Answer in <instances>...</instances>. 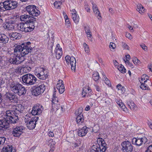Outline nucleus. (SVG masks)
I'll use <instances>...</instances> for the list:
<instances>
[{
	"instance_id": "obj_11",
	"label": "nucleus",
	"mask_w": 152,
	"mask_h": 152,
	"mask_svg": "<svg viewBox=\"0 0 152 152\" xmlns=\"http://www.w3.org/2000/svg\"><path fill=\"white\" fill-rule=\"evenodd\" d=\"M24 130V129L23 126L13 127L12 129V134L15 137H19L23 133Z\"/></svg>"
},
{
	"instance_id": "obj_51",
	"label": "nucleus",
	"mask_w": 152,
	"mask_h": 152,
	"mask_svg": "<svg viewBox=\"0 0 152 152\" xmlns=\"http://www.w3.org/2000/svg\"><path fill=\"white\" fill-rule=\"evenodd\" d=\"M61 85V88H59L58 89L60 94L63 93L65 90L64 85Z\"/></svg>"
},
{
	"instance_id": "obj_47",
	"label": "nucleus",
	"mask_w": 152,
	"mask_h": 152,
	"mask_svg": "<svg viewBox=\"0 0 152 152\" xmlns=\"http://www.w3.org/2000/svg\"><path fill=\"white\" fill-rule=\"evenodd\" d=\"M82 107H80L79 108L77 111L75 113L77 115H83L82 114V113L83 112V110H82Z\"/></svg>"
},
{
	"instance_id": "obj_15",
	"label": "nucleus",
	"mask_w": 152,
	"mask_h": 152,
	"mask_svg": "<svg viewBox=\"0 0 152 152\" xmlns=\"http://www.w3.org/2000/svg\"><path fill=\"white\" fill-rule=\"evenodd\" d=\"M92 90L88 86L84 87L83 88L82 95L83 97H88L92 95Z\"/></svg>"
},
{
	"instance_id": "obj_37",
	"label": "nucleus",
	"mask_w": 152,
	"mask_h": 152,
	"mask_svg": "<svg viewBox=\"0 0 152 152\" xmlns=\"http://www.w3.org/2000/svg\"><path fill=\"white\" fill-rule=\"evenodd\" d=\"M39 12V11L37 10L36 8H34L32 12L30 13V15L34 16H37L39 15V12Z\"/></svg>"
},
{
	"instance_id": "obj_62",
	"label": "nucleus",
	"mask_w": 152,
	"mask_h": 152,
	"mask_svg": "<svg viewBox=\"0 0 152 152\" xmlns=\"http://www.w3.org/2000/svg\"><path fill=\"white\" fill-rule=\"evenodd\" d=\"M147 123L149 126V127L152 130V121L148 120Z\"/></svg>"
},
{
	"instance_id": "obj_13",
	"label": "nucleus",
	"mask_w": 152,
	"mask_h": 152,
	"mask_svg": "<svg viewBox=\"0 0 152 152\" xmlns=\"http://www.w3.org/2000/svg\"><path fill=\"white\" fill-rule=\"evenodd\" d=\"M122 149L124 151L131 152L133 150V147L131 142L128 141L123 142L121 143Z\"/></svg>"
},
{
	"instance_id": "obj_18",
	"label": "nucleus",
	"mask_w": 152,
	"mask_h": 152,
	"mask_svg": "<svg viewBox=\"0 0 152 152\" xmlns=\"http://www.w3.org/2000/svg\"><path fill=\"white\" fill-rule=\"evenodd\" d=\"M59 105L58 102V98L56 97L55 94H53V97L52 101V106L53 109L56 108L57 110H58L59 108L56 107L57 106Z\"/></svg>"
},
{
	"instance_id": "obj_38",
	"label": "nucleus",
	"mask_w": 152,
	"mask_h": 152,
	"mask_svg": "<svg viewBox=\"0 0 152 152\" xmlns=\"http://www.w3.org/2000/svg\"><path fill=\"white\" fill-rule=\"evenodd\" d=\"M103 79L104 80V83H105V84L108 86H111V84L110 83V81L107 78L105 75L103 74Z\"/></svg>"
},
{
	"instance_id": "obj_27",
	"label": "nucleus",
	"mask_w": 152,
	"mask_h": 152,
	"mask_svg": "<svg viewBox=\"0 0 152 152\" xmlns=\"http://www.w3.org/2000/svg\"><path fill=\"white\" fill-rule=\"evenodd\" d=\"M55 52L56 53V57L57 59H59L62 55V48L60 49L55 50Z\"/></svg>"
},
{
	"instance_id": "obj_16",
	"label": "nucleus",
	"mask_w": 152,
	"mask_h": 152,
	"mask_svg": "<svg viewBox=\"0 0 152 152\" xmlns=\"http://www.w3.org/2000/svg\"><path fill=\"white\" fill-rule=\"evenodd\" d=\"M38 117L34 116L33 117V119L29 123L26 124L27 126L29 129H33L35 127L36 123L38 119Z\"/></svg>"
},
{
	"instance_id": "obj_36",
	"label": "nucleus",
	"mask_w": 152,
	"mask_h": 152,
	"mask_svg": "<svg viewBox=\"0 0 152 152\" xmlns=\"http://www.w3.org/2000/svg\"><path fill=\"white\" fill-rule=\"evenodd\" d=\"M31 67L27 65H23V72L24 73H27L31 71Z\"/></svg>"
},
{
	"instance_id": "obj_44",
	"label": "nucleus",
	"mask_w": 152,
	"mask_h": 152,
	"mask_svg": "<svg viewBox=\"0 0 152 152\" xmlns=\"http://www.w3.org/2000/svg\"><path fill=\"white\" fill-rule=\"evenodd\" d=\"M32 119H33V117L31 118V117L29 116L28 115H26L24 118L25 123L27 124V123H29L31 121Z\"/></svg>"
},
{
	"instance_id": "obj_57",
	"label": "nucleus",
	"mask_w": 152,
	"mask_h": 152,
	"mask_svg": "<svg viewBox=\"0 0 152 152\" xmlns=\"http://www.w3.org/2000/svg\"><path fill=\"white\" fill-rule=\"evenodd\" d=\"M145 152H152V145L148 146Z\"/></svg>"
},
{
	"instance_id": "obj_54",
	"label": "nucleus",
	"mask_w": 152,
	"mask_h": 152,
	"mask_svg": "<svg viewBox=\"0 0 152 152\" xmlns=\"http://www.w3.org/2000/svg\"><path fill=\"white\" fill-rule=\"evenodd\" d=\"M92 4L93 5V11L94 13H95L96 12L99 10L98 8L97 7L96 5L94 4V3H92Z\"/></svg>"
},
{
	"instance_id": "obj_24",
	"label": "nucleus",
	"mask_w": 152,
	"mask_h": 152,
	"mask_svg": "<svg viewBox=\"0 0 152 152\" xmlns=\"http://www.w3.org/2000/svg\"><path fill=\"white\" fill-rule=\"evenodd\" d=\"M72 14V17L74 22L76 23L79 22V17L76 14V10L74 9L72 12L71 13Z\"/></svg>"
},
{
	"instance_id": "obj_46",
	"label": "nucleus",
	"mask_w": 152,
	"mask_h": 152,
	"mask_svg": "<svg viewBox=\"0 0 152 152\" xmlns=\"http://www.w3.org/2000/svg\"><path fill=\"white\" fill-rule=\"evenodd\" d=\"M94 13L95 14L96 16L98 18V19L99 20H101L102 18V17L99 11L98 10L96 12Z\"/></svg>"
},
{
	"instance_id": "obj_26",
	"label": "nucleus",
	"mask_w": 152,
	"mask_h": 152,
	"mask_svg": "<svg viewBox=\"0 0 152 152\" xmlns=\"http://www.w3.org/2000/svg\"><path fill=\"white\" fill-rule=\"evenodd\" d=\"M9 38L4 34H0V43H6L8 42Z\"/></svg>"
},
{
	"instance_id": "obj_19",
	"label": "nucleus",
	"mask_w": 152,
	"mask_h": 152,
	"mask_svg": "<svg viewBox=\"0 0 152 152\" xmlns=\"http://www.w3.org/2000/svg\"><path fill=\"white\" fill-rule=\"evenodd\" d=\"M9 35L11 39L15 40L19 39L21 38V34L17 32L9 33Z\"/></svg>"
},
{
	"instance_id": "obj_1",
	"label": "nucleus",
	"mask_w": 152,
	"mask_h": 152,
	"mask_svg": "<svg viewBox=\"0 0 152 152\" xmlns=\"http://www.w3.org/2000/svg\"><path fill=\"white\" fill-rule=\"evenodd\" d=\"M20 19L24 23L18 24V29L25 32L32 31L35 28L36 24L37 23L35 18L29 15H21L20 16Z\"/></svg>"
},
{
	"instance_id": "obj_61",
	"label": "nucleus",
	"mask_w": 152,
	"mask_h": 152,
	"mask_svg": "<svg viewBox=\"0 0 152 152\" xmlns=\"http://www.w3.org/2000/svg\"><path fill=\"white\" fill-rule=\"evenodd\" d=\"M109 47L110 49H114L115 47V45L113 43L110 42L109 45Z\"/></svg>"
},
{
	"instance_id": "obj_41",
	"label": "nucleus",
	"mask_w": 152,
	"mask_h": 152,
	"mask_svg": "<svg viewBox=\"0 0 152 152\" xmlns=\"http://www.w3.org/2000/svg\"><path fill=\"white\" fill-rule=\"evenodd\" d=\"M149 77L146 75H143L141 77V80L142 82L145 83L148 80H149Z\"/></svg>"
},
{
	"instance_id": "obj_25",
	"label": "nucleus",
	"mask_w": 152,
	"mask_h": 152,
	"mask_svg": "<svg viewBox=\"0 0 152 152\" xmlns=\"http://www.w3.org/2000/svg\"><path fill=\"white\" fill-rule=\"evenodd\" d=\"M115 101L119 107L121 108L124 111L126 112L127 110V108L125 106L124 103L122 102L121 100L118 99H116L115 100Z\"/></svg>"
},
{
	"instance_id": "obj_58",
	"label": "nucleus",
	"mask_w": 152,
	"mask_h": 152,
	"mask_svg": "<svg viewBox=\"0 0 152 152\" xmlns=\"http://www.w3.org/2000/svg\"><path fill=\"white\" fill-rule=\"evenodd\" d=\"M85 30L86 33L87 34L91 33V31L89 29V28L88 27H85Z\"/></svg>"
},
{
	"instance_id": "obj_22",
	"label": "nucleus",
	"mask_w": 152,
	"mask_h": 152,
	"mask_svg": "<svg viewBox=\"0 0 152 152\" xmlns=\"http://www.w3.org/2000/svg\"><path fill=\"white\" fill-rule=\"evenodd\" d=\"M88 131L87 127L85 126L83 127L82 129H79L78 132L79 136L83 137L85 136Z\"/></svg>"
},
{
	"instance_id": "obj_10",
	"label": "nucleus",
	"mask_w": 152,
	"mask_h": 152,
	"mask_svg": "<svg viewBox=\"0 0 152 152\" xmlns=\"http://www.w3.org/2000/svg\"><path fill=\"white\" fill-rule=\"evenodd\" d=\"M147 141V138L145 137H134L132 140L133 144L140 146L143 144H145Z\"/></svg>"
},
{
	"instance_id": "obj_29",
	"label": "nucleus",
	"mask_w": 152,
	"mask_h": 152,
	"mask_svg": "<svg viewBox=\"0 0 152 152\" xmlns=\"http://www.w3.org/2000/svg\"><path fill=\"white\" fill-rule=\"evenodd\" d=\"M101 145H99V147H100L101 149L102 152H105L107 149V147L106 146L107 144L105 142V141L103 139V140L101 141Z\"/></svg>"
},
{
	"instance_id": "obj_48",
	"label": "nucleus",
	"mask_w": 152,
	"mask_h": 152,
	"mask_svg": "<svg viewBox=\"0 0 152 152\" xmlns=\"http://www.w3.org/2000/svg\"><path fill=\"white\" fill-rule=\"evenodd\" d=\"M53 46V43L50 41H48V48L50 50H52V48Z\"/></svg>"
},
{
	"instance_id": "obj_64",
	"label": "nucleus",
	"mask_w": 152,
	"mask_h": 152,
	"mask_svg": "<svg viewBox=\"0 0 152 152\" xmlns=\"http://www.w3.org/2000/svg\"><path fill=\"white\" fill-rule=\"evenodd\" d=\"M95 87L96 90L98 91L101 92V89L100 87L97 85H95L94 86Z\"/></svg>"
},
{
	"instance_id": "obj_50",
	"label": "nucleus",
	"mask_w": 152,
	"mask_h": 152,
	"mask_svg": "<svg viewBox=\"0 0 152 152\" xmlns=\"http://www.w3.org/2000/svg\"><path fill=\"white\" fill-rule=\"evenodd\" d=\"M148 87L147 85L145 83H141L140 88L143 90H146L147 88Z\"/></svg>"
},
{
	"instance_id": "obj_35",
	"label": "nucleus",
	"mask_w": 152,
	"mask_h": 152,
	"mask_svg": "<svg viewBox=\"0 0 152 152\" xmlns=\"http://www.w3.org/2000/svg\"><path fill=\"white\" fill-rule=\"evenodd\" d=\"M92 78L95 81H97L99 78V73L97 72H94L92 75Z\"/></svg>"
},
{
	"instance_id": "obj_52",
	"label": "nucleus",
	"mask_w": 152,
	"mask_h": 152,
	"mask_svg": "<svg viewBox=\"0 0 152 152\" xmlns=\"http://www.w3.org/2000/svg\"><path fill=\"white\" fill-rule=\"evenodd\" d=\"M59 83H58L56 85V88L57 89H58L59 88H61L62 85H64L63 83V81L62 80H59Z\"/></svg>"
},
{
	"instance_id": "obj_17",
	"label": "nucleus",
	"mask_w": 152,
	"mask_h": 152,
	"mask_svg": "<svg viewBox=\"0 0 152 152\" xmlns=\"http://www.w3.org/2000/svg\"><path fill=\"white\" fill-rule=\"evenodd\" d=\"M5 99L8 101L12 102L15 101L16 95L14 93L10 92H7L5 95Z\"/></svg>"
},
{
	"instance_id": "obj_30",
	"label": "nucleus",
	"mask_w": 152,
	"mask_h": 152,
	"mask_svg": "<svg viewBox=\"0 0 152 152\" xmlns=\"http://www.w3.org/2000/svg\"><path fill=\"white\" fill-rule=\"evenodd\" d=\"M99 146L93 145L91 147V152H102L101 149Z\"/></svg>"
},
{
	"instance_id": "obj_6",
	"label": "nucleus",
	"mask_w": 152,
	"mask_h": 152,
	"mask_svg": "<svg viewBox=\"0 0 152 152\" xmlns=\"http://www.w3.org/2000/svg\"><path fill=\"white\" fill-rule=\"evenodd\" d=\"M2 118V119H0V130L4 128L6 129L10 123H15L12 121L10 116L7 115L6 112Z\"/></svg>"
},
{
	"instance_id": "obj_53",
	"label": "nucleus",
	"mask_w": 152,
	"mask_h": 152,
	"mask_svg": "<svg viewBox=\"0 0 152 152\" xmlns=\"http://www.w3.org/2000/svg\"><path fill=\"white\" fill-rule=\"evenodd\" d=\"M111 101V100L110 98H107L105 99L104 102L107 106H109L110 104V101Z\"/></svg>"
},
{
	"instance_id": "obj_59",
	"label": "nucleus",
	"mask_w": 152,
	"mask_h": 152,
	"mask_svg": "<svg viewBox=\"0 0 152 152\" xmlns=\"http://www.w3.org/2000/svg\"><path fill=\"white\" fill-rule=\"evenodd\" d=\"M140 46L145 51L147 50V47L144 44H142L140 45Z\"/></svg>"
},
{
	"instance_id": "obj_23",
	"label": "nucleus",
	"mask_w": 152,
	"mask_h": 152,
	"mask_svg": "<svg viewBox=\"0 0 152 152\" xmlns=\"http://www.w3.org/2000/svg\"><path fill=\"white\" fill-rule=\"evenodd\" d=\"M18 56H17L15 55L12 56L8 60V61L11 64H14L18 65L19 64L18 61Z\"/></svg>"
},
{
	"instance_id": "obj_45",
	"label": "nucleus",
	"mask_w": 152,
	"mask_h": 152,
	"mask_svg": "<svg viewBox=\"0 0 152 152\" xmlns=\"http://www.w3.org/2000/svg\"><path fill=\"white\" fill-rule=\"evenodd\" d=\"M62 3L60 1H56L54 3V5L56 8H58L60 7Z\"/></svg>"
},
{
	"instance_id": "obj_21",
	"label": "nucleus",
	"mask_w": 152,
	"mask_h": 152,
	"mask_svg": "<svg viewBox=\"0 0 152 152\" xmlns=\"http://www.w3.org/2000/svg\"><path fill=\"white\" fill-rule=\"evenodd\" d=\"M8 63L7 58L1 54H0V66H6Z\"/></svg>"
},
{
	"instance_id": "obj_42",
	"label": "nucleus",
	"mask_w": 152,
	"mask_h": 152,
	"mask_svg": "<svg viewBox=\"0 0 152 152\" xmlns=\"http://www.w3.org/2000/svg\"><path fill=\"white\" fill-rule=\"evenodd\" d=\"M23 71V65L17 67L15 70V72L18 73H20L21 71Z\"/></svg>"
},
{
	"instance_id": "obj_34",
	"label": "nucleus",
	"mask_w": 152,
	"mask_h": 152,
	"mask_svg": "<svg viewBox=\"0 0 152 152\" xmlns=\"http://www.w3.org/2000/svg\"><path fill=\"white\" fill-rule=\"evenodd\" d=\"M117 88L119 91V93L122 94H124L125 91L124 87L122 86L120 84L118 85L117 86Z\"/></svg>"
},
{
	"instance_id": "obj_43",
	"label": "nucleus",
	"mask_w": 152,
	"mask_h": 152,
	"mask_svg": "<svg viewBox=\"0 0 152 152\" xmlns=\"http://www.w3.org/2000/svg\"><path fill=\"white\" fill-rule=\"evenodd\" d=\"M18 59L19 60H18L19 63V64H20L23 61L26 59V58H25V56H23L19 55V56L18 57Z\"/></svg>"
},
{
	"instance_id": "obj_60",
	"label": "nucleus",
	"mask_w": 152,
	"mask_h": 152,
	"mask_svg": "<svg viewBox=\"0 0 152 152\" xmlns=\"http://www.w3.org/2000/svg\"><path fill=\"white\" fill-rule=\"evenodd\" d=\"M64 18L65 19V22L67 24H70L69 20L68 18V16L67 15H66L64 17Z\"/></svg>"
},
{
	"instance_id": "obj_4",
	"label": "nucleus",
	"mask_w": 152,
	"mask_h": 152,
	"mask_svg": "<svg viewBox=\"0 0 152 152\" xmlns=\"http://www.w3.org/2000/svg\"><path fill=\"white\" fill-rule=\"evenodd\" d=\"M32 48L30 46L25 45V43H22L21 45H17L14 49V53L18 54L19 53L20 55L25 56L29 53L31 52Z\"/></svg>"
},
{
	"instance_id": "obj_49",
	"label": "nucleus",
	"mask_w": 152,
	"mask_h": 152,
	"mask_svg": "<svg viewBox=\"0 0 152 152\" xmlns=\"http://www.w3.org/2000/svg\"><path fill=\"white\" fill-rule=\"evenodd\" d=\"M5 7L4 4V2L3 3H0V11H4L5 10Z\"/></svg>"
},
{
	"instance_id": "obj_63",
	"label": "nucleus",
	"mask_w": 152,
	"mask_h": 152,
	"mask_svg": "<svg viewBox=\"0 0 152 152\" xmlns=\"http://www.w3.org/2000/svg\"><path fill=\"white\" fill-rule=\"evenodd\" d=\"M58 107V108H59V109H60L61 110V113H63L64 111H65V108H64V106H61V107L59 106V107Z\"/></svg>"
},
{
	"instance_id": "obj_8",
	"label": "nucleus",
	"mask_w": 152,
	"mask_h": 152,
	"mask_svg": "<svg viewBox=\"0 0 152 152\" xmlns=\"http://www.w3.org/2000/svg\"><path fill=\"white\" fill-rule=\"evenodd\" d=\"M45 89V86L44 84H42L37 87H34L32 90L33 95L38 96L42 94Z\"/></svg>"
},
{
	"instance_id": "obj_3",
	"label": "nucleus",
	"mask_w": 152,
	"mask_h": 152,
	"mask_svg": "<svg viewBox=\"0 0 152 152\" xmlns=\"http://www.w3.org/2000/svg\"><path fill=\"white\" fill-rule=\"evenodd\" d=\"M10 90L14 94L19 96H24L26 93L27 90L22 84L19 82L13 81L10 85Z\"/></svg>"
},
{
	"instance_id": "obj_32",
	"label": "nucleus",
	"mask_w": 152,
	"mask_h": 152,
	"mask_svg": "<svg viewBox=\"0 0 152 152\" xmlns=\"http://www.w3.org/2000/svg\"><path fill=\"white\" fill-rule=\"evenodd\" d=\"M83 115H77L76 118V120L77 124H80L83 122L84 118Z\"/></svg>"
},
{
	"instance_id": "obj_39",
	"label": "nucleus",
	"mask_w": 152,
	"mask_h": 152,
	"mask_svg": "<svg viewBox=\"0 0 152 152\" xmlns=\"http://www.w3.org/2000/svg\"><path fill=\"white\" fill-rule=\"evenodd\" d=\"M118 70L122 73H124L126 72V69L124 67V66L121 65L120 66H118Z\"/></svg>"
},
{
	"instance_id": "obj_14",
	"label": "nucleus",
	"mask_w": 152,
	"mask_h": 152,
	"mask_svg": "<svg viewBox=\"0 0 152 152\" xmlns=\"http://www.w3.org/2000/svg\"><path fill=\"white\" fill-rule=\"evenodd\" d=\"M18 24H16L14 21L10 20L8 23H7L3 26L4 29L7 30H12L15 29V26H17L18 29Z\"/></svg>"
},
{
	"instance_id": "obj_40",
	"label": "nucleus",
	"mask_w": 152,
	"mask_h": 152,
	"mask_svg": "<svg viewBox=\"0 0 152 152\" xmlns=\"http://www.w3.org/2000/svg\"><path fill=\"white\" fill-rule=\"evenodd\" d=\"M83 46L85 52L87 53H89L90 50L88 46L86 43H83Z\"/></svg>"
},
{
	"instance_id": "obj_12",
	"label": "nucleus",
	"mask_w": 152,
	"mask_h": 152,
	"mask_svg": "<svg viewBox=\"0 0 152 152\" xmlns=\"http://www.w3.org/2000/svg\"><path fill=\"white\" fill-rule=\"evenodd\" d=\"M65 59L67 64H69L70 63L71 69L75 71V70L76 63L75 58L73 56L70 57L68 55L65 57Z\"/></svg>"
},
{
	"instance_id": "obj_28",
	"label": "nucleus",
	"mask_w": 152,
	"mask_h": 152,
	"mask_svg": "<svg viewBox=\"0 0 152 152\" xmlns=\"http://www.w3.org/2000/svg\"><path fill=\"white\" fill-rule=\"evenodd\" d=\"M127 103L132 110H135L136 106L132 101L129 100L127 102Z\"/></svg>"
},
{
	"instance_id": "obj_9",
	"label": "nucleus",
	"mask_w": 152,
	"mask_h": 152,
	"mask_svg": "<svg viewBox=\"0 0 152 152\" xmlns=\"http://www.w3.org/2000/svg\"><path fill=\"white\" fill-rule=\"evenodd\" d=\"M5 10H10L16 8L18 6V3L15 1L6 0L4 1Z\"/></svg>"
},
{
	"instance_id": "obj_55",
	"label": "nucleus",
	"mask_w": 152,
	"mask_h": 152,
	"mask_svg": "<svg viewBox=\"0 0 152 152\" xmlns=\"http://www.w3.org/2000/svg\"><path fill=\"white\" fill-rule=\"evenodd\" d=\"M121 44L123 47L124 49L129 50V47L126 44L123 42H121Z\"/></svg>"
},
{
	"instance_id": "obj_2",
	"label": "nucleus",
	"mask_w": 152,
	"mask_h": 152,
	"mask_svg": "<svg viewBox=\"0 0 152 152\" xmlns=\"http://www.w3.org/2000/svg\"><path fill=\"white\" fill-rule=\"evenodd\" d=\"M15 107V110H9L6 111L7 115L10 116L12 121L15 123L18 119V115H20L24 109V107L20 104H17Z\"/></svg>"
},
{
	"instance_id": "obj_31",
	"label": "nucleus",
	"mask_w": 152,
	"mask_h": 152,
	"mask_svg": "<svg viewBox=\"0 0 152 152\" xmlns=\"http://www.w3.org/2000/svg\"><path fill=\"white\" fill-rule=\"evenodd\" d=\"M12 145H8L6 147L3 148L1 152H12Z\"/></svg>"
},
{
	"instance_id": "obj_56",
	"label": "nucleus",
	"mask_w": 152,
	"mask_h": 152,
	"mask_svg": "<svg viewBox=\"0 0 152 152\" xmlns=\"http://www.w3.org/2000/svg\"><path fill=\"white\" fill-rule=\"evenodd\" d=\"M6 138L4 137H0V145H3L4 143Z\"/></svg>"
},
{
	"instance_id": "obj_7",
	"label": "nucleus",
	"mask_w": 152,
	"mask_h": 152,
	"mask_svg": "<svg viewBox=\"0 0 152 152\" xmlns=\"http://www.w3.org/2000/svg\"><path fill=\"white\" fill-rule=\"evenodd\" d=\"M38 72H36L35 75L39 79L45 80L48 77V73L47 70L44 68L39 67Z\"/></svg>"
},
{
	"instance_id": "obj_33",
	"label": "nucleus",
	"mask_w": 152,
	"mask_h": 152,
	"mask_svg": "<svg viewBox=\"0 0 152 152\" xmlns=\"http://www.w3.org/2000/svg\"><path fill=\"white\" fill-rule=\"evenodd\" d=\"M36 7L33 5H29L26 7V11L29 13L30 15V13L34 9L36 8Z\"/></svg>"
},
{
	"instance_id": "obj_5",
	"label": "nucleus",
	"mask_w": 152,
	"mask_h": 152,
	"mask_svg": "<svg viewBox=\"0 0 152 152\" xmlns=\"http://www.w3.org/2000/svg\"><path fill=\"white\" fill-rule=\"evenodd\" d=\"M22 80L23 84L27 86H31L37 83V78L34 75L30 74H27L23 75Z\"/></svg>"
},
{
	"instance_id": "obj_20",
	"label": "nucleus",
	"mask_w": 152,
	"mask_h": 152,
	"mask_svg": "<svg viewBox=\"0 0 152 152\" xmlns=\"http://www.w3.org/2000/svg\"><path fill=\"white\" fill-rule=\"evenodd\" d=\"M42 113V110L39 106H34L31 111V113L33 115H39Z\"/></svg>"
}]
</instances>
